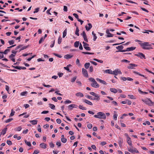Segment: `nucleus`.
Here are the masks:
<instances>
[{
	"mask_svg": "<svg viewBox=\"0 0 154 154\" xmlns=\"http://www.w3.org/2000/svg\"><path fill=\"white\" fill-rule=\"evenodd\" d=\"M29 122L31 123L32 125H35L37 124L38 121L35 120H31L29 121Z\"/></svg>",
	"mask_w": 154,
	"mask_h": 154,
	"instance_id": "obj_19",
	"label": "nucleus"
},
{
	"mask_svg": "<svg viewBox=\"0 0 154 154\" xmlns=\"http://www.w3.org/2000/svg\"><path fill=\"white\" fill-rule=\"evenodd\" d=\"M91 86L94 88H99V85L97 84V82L95 81V82H93L91 84Z\"/></svg>",
	"mask_w": 154,
	"mask_h": 154,
	"instance_id": "obj_11",
	"label": "nucleus"
},
{
	"mask_svg": "<svg viewBox=\"0 0 154 154\" xmlns=\"http://www.w3.org/2000/svg\"><path fill=\"white\" fill-rule=\"evenodd\" d=\"M113 35L111 34V33H109V34H108V35L107 36V37H112L113 36Z\"/></svg>",
	"mask_w": 154,
	"mask_h": 154,
	"instance_id": "obj_60",
	"label": "nucleus"
},
{
	"mask_svg": "<svg viewBox=\"0 0 154 154\" xmlns=\"http://www.w3.org/2000/svg\"><path fill=\"white\" fill-rule=\"evenodd\" d=\"M28 47V46H24V47H22L21 49L20 50V51H21V50H24L25 49H26Z\"/></svg>",
	"mask_w": 154,
	"mask_h": 154,
	"instance_id": "obj_61",
	"label": "nucleus"
},
{
	"mask_svg": "<svg viewBox=\"0 0 154 154\" xmlns=\"http://www.w3.org/2000/svg\"><path fill=\"white\" fill-rule=\"evenodd\" d=\"M110 90L111 92H113L114 93H116L118 91L115 88H111L110 89Z\"/></svg>",
	"mask_w": 154,
	"mask_h": 154,
	"instance_id": "obj_21",
	"label": "nucleus"
},
{
	"mask_svg": "<svg viewBox=\"0 0 154 154\" xmlns=\"http://www.w3.org/2000/svg\"><path fill=\"white\" fill-rule=\"evenodd\" d=\"M128 96L130 97L131 99H135V98L134 97L133 95H128Z\"/></svg>",
	"mask_w": 154,
	"mask_h": 154,
	"instance_id": "obj_55",
	"label": "nucleus"
},
{
	"mask_svg": "<svg viewBox=\"0 0 154 154\" xmlns=\"http://www.w3.org/2000/svg\"><path fill=\"white\" fill-rule=\"evenodd\" d=\"M24 142L28 146H31V144L30 142H28L26 140H25Z\"/></svg>",
	"mask_w": 154,
	"mask_h": 154,
	"instance_id": "obj_27",
	"label": "nucleus"
},
{
	"mask_svg": "<svg viewBox=\"0 0 154 154\" xmlns=\"http://www.w3.org/2000/svg\"><path fill=\"white\" fill-rule=\"evenodd\" d=\"M116 48L117 50H119L118 51H116V52H118L119 51L123 52V51H123V50L122 49L124 48L123 46H122V45H121L118 46L116 47Z\"/></svg>",
	"mask_w": 154,
	"mask_h": 154,
	"instance_id": "obj_9",
	"label": "nucleus"
},
{
	"mask_svg": "<svg viewBox=\"0 0 154 154\" xmlns=\"http://www.w3.org/2000/svg\"><path fill=\"white\" fill-rule=\"evenodd\" d=\"M127 142L128 144L130 146H131L132 147V141L131 140H127Z\"/></svg>",
	"mask_w": 154,
	"mask_h": 154,
	"instance_id": "obj_31",
	"label": "nucleus"
},
{
	"mask_svg": "<svg viewBox=\"0 0 154 154\" xmlns=\"http://www.w3.org/2000/svg\"><path fill=\"white\" fill-rule=\"evenodd\" d=\"M56 144L58 146H61V143L60 142H57Z\"/></svg>",
	"mask_w": 154,
	"mask_h": 154,
	"instance_id": "obj_63",
	"label": "nucleus"
},
{
	"mask_svg": "<svg viewBox=\"0 0 154 154\" xmlns=\"http://www.w3.org/2000/svg\"><path fill=\"white\" fill-rule=\"evenodd\" d=\"M7 143L9 145H11L12 144V142L10 140H7Z\"/></svg>",
	"mask_w": 154,
	"mask_h": 154,
	"instance_id": "obj_54",
	"label": "nucleus"
},
{
	"mask_svg": "<svg viewBox=\"0 0 154 154\" xmlns=\"http://www.w3.org/2000/svg\"><path fill=\"white\" fill-rule=\"evenodd\" d=\"M89 80L93 83L95 82V80L94 79L92 78H89Z\"/></svg>",
	"mask_w": 154,
	"mask_h": 154,
	"instance_id": "obj_46",
	"label": "nucleus"
},
{
	"mask_svg": "<svg viewBox=\"0 0 154 154\" xmlns=\"http://www.w3.org/2000/svg\"><path fill=\"white\" fill-rule=\"evenodd\" d=\"M7 128H4V129H3L2 130V131L1 132V133H0V134H1V135L2 134L4 135L6 133V131H7Z\"/></svg>",
	"mask_w": 154,
	"mask_h": 154,
	"instance_id": "obj_15",
	"label": "nucleus"
},
{
	"mask_svg": "<svg viewBox=\"0 0 154 154\" xmlns=\"http://www.w3.org/2000/svg\"><path fill=\"white\" fill-rule=\"evenodd\" d=\"M83 101L84 102H85V103H87L89 105H93V104L92 103V102H91L90 101H89L87 100H86V99L84 100Z\"/></svg>",
	"mask_w": 154,
	"mask_h": 154,
	"instance_id": "obj_16",
	"label": "nucleus"
},
{
	"mask_svg": "<svg viewBox=\"0 0 154 154\" xmlns=\"http://www.w3.org/2000/svg\"><path fill=\"white\" fill-rule=\"evenodd\" d=\"M79 30L78 28V27L77 26L76 28V30L75 31V34L78 36H79Z\"/></svg>",
	"mask_w": 154,
	"mask_h": 154,
	"instance_id": "obj_25",
	"label": "nucleus"
},
{
	"mask_svg": "<svg viewBox=\"0 0 154 154\" xmlns=\"http://www.w3.org/2000/svg\"><path fill=\"white\" fill-rule=\"evenodd\" d=\"M135 56L139 57L141 59L143 58L145 59V55L139 52L138 53V54H135Z\"/></svg>",
	"mask_w": 154,
	"mask_h": 154,
	"instance_id": "obj_6",
	"label": "nucleus"
},
{
	"mask_svg": "<svg viewBox=\"0 0 154 154\" xmlns=\"http://www.w3.org/2000/svg\"><path fill=\"white\" fill-rule=\"evenodd\" d=\"M73 15L77 19V20H78L79 19V16L78 15L75 13H74L73 14Z\"/></svg>",
	"mask_w": 154,
	"mask_h": 154,
	"instance_id": "obj_41",
	"label": "nucleus"
},
{
	"mask_svg": "<svg viewBox=\"0 0 154 154\" xmlns=\"http://www.w3.org/2000/svg\"><path fill=\"white\" fill-rule=\"evenodd\" d=\"M82 53L85 54H94L93 53H90L89 52H82Z\"/></svg>",
	"mask_w": 154,
	"mask_h": 154,
	"instance_id": "obj_35",
	"label": "nucleus"
},
{
	"mask_svg": "<svg viewBox=\"0 0 154 154\" xmlns=\"http://www.w3.org/2000/svg\"><path fill=\"white\" fill-rule=\"evenodd\" d=\"M9 51L10 49L8 48L4 51L3 52V53L5 54H7V52Z\"/></svg>",
	"mask_w": 154,
	"mask_h": 154,
	"instance_id": "obj_53",
	"label": "nucleus"
},
{
	"mask_svg": "<svg viewBox=\"0 0 154 154\" xmlns=\"http://www.w3.org/2000/svg\"><path fill=\"white\" fill-rule=\"evenodd\" d=\"M8 43H9L10 45H13L14 43V41L13 40H12L11 41H8Z\"/></svg>",
	"mask_w": 154,
	"mask_h": 154,
	"instance_id": "obj_45",
	"label": "nucleus"
},
{
	"mask_svg": "<svg viewBox=\"0 0 154 154\" xmlns=\"http://www.w3.org/2000/svg\"><path fill=\"white\" fill-rule=\"evenodd\" d=\"M88 25V27L87 26H85L86 29L87 31H89L92 27V25L91 24L89 23Z\"/></svg>",
	"mask_w": 154,
	"mask_h": 154,
	"instance_id": "obj_12",
	"label": "nucleus"
},
{
	"mask_svg": "<svg viewBox=\"0 0 154 154\" xmlns=\"http://www.w3.org/2000/svg\"><path fill=\"white\" fill-rule=\"evenodd\" d=\"M86 97L88 99H90L92 100H94V98H92L91 96L88 95L86 96Z\"/></svg>",
	"mask_w": 154,
	"mask_h": 154,
	"instance_id": "obj_50",
	"label": "nucleus"
},
{
	"mask_svg": "<svg viewBox=\"0 0 154 154\" xmlns=\"http://www.w3.org/2000/svg\"><path fill=\"white\" fill-rule=\"evenodd\" d=\"M15 113V112L14 111L13 109H11V112L10 114V116H13L14 115Z\"/></svg>",
	"mask_w": 154,
	"mask_h": 154,
	"instance_id": "obj_34",
	"label": "nucleus"
},
{
	"mask_svg": "<svg viewBox=\"0 0 154 154\" xmlns=\"http://www.w3.org/2000/svg\"><path fill=\"white\" fill-rule=\"evenodd\" d=\"M72 57V55H71L69 54H67L64 56V57L66 59H70Z\"/></svg>",
	"mask_w": 154,
	"mask_h": 154,
	"instance_id": "obj_22",
	"label": "nucleus"
},
{
	"mask_svg": "<svg viewBox=\"0 0 154 154\" xmlns=\"http://www.w3.org/2000/svg\"><path fill=\"white\" fill-rule=\"evenodd\" d=\"M76 96L78 97L80 96L81 97H82L84 96L83 94L81 92H78L76 94Z\"/></svg>",
	"mask_w": 154,
	"mask_h": 154,
	"instance_id": "obj_23",
	"label": "nucleus"
},
{
	"mask_svg": "<svg viewBox=\"0 0 154 154\" xmlns=\"http://www.w3.org/2000/svg\"><path fill=\"white\" fill-rule=\"evenodd\" d=\"M84 40L86 42H88V41L86 35L83 37Z\"/></svg>",
	"mask_w": 154,
	"mask_h": 154,
	"instance_id": "obj_49",
	"label": "nucleus"
},
{
	"mask_svg": "<svg viewBox=\"0 0 154 154\" xmlns=\"http://www.w3.org/2000/svg\"><path fill=\"white\" fill-rule=\"evenodd\" d=\"M87 127L89 129H91L92 127V125L90 123L88 124L87 125Z\"/></svg>",
	"mask_w": 154,
	"mask_h": 154,
	"instance_id": "obj_44",
	"label": "nucleus"
},
{
	"mask_svg": "<svg viewBox=\"0 0 154 154\" xmlns=\"http://www.w3.org/2000/svg\"><path fill=\"white\" fill-rule=\"evenodd\" d=\"M79 108L80 109H82V110H86V108L85 107H83L81 105H80L79 106Z\"/></svg>",
	"mask_w": 154,
	"mask_h": 154,
	"instance_id": "obj_32",
	"label": "nucleus"
},
{
	"mask_svg": "<svg viewBox=\"0 0 154 154\" xmlns=\"http://www.w3.org/2000/svg\"><path fill=\"white\" fill-rule=\"evenodd\" d=\"M94 60H95L96 61H97L99 62H100V63H102L103 62V61L102 60H98L96 59H94Z\"/></svg>",
	"mask_w": 154,
	"mask_h": 154,
	"instance_id": "obj_57",
	"label": "nucleus"
},
{
	"mask_svg": "<svg viewBox=\"0 0 154 154\" xmlns=\"http://www.w3.org/2000/svg\"><path fill=\"white\" fill-rule=\"evenodd\" d=\"M79 45V42H76L74 43V46L75 48H78Z\"/></svg>",
	"mask_w": 154,
	"mask_h": 154,
	"instance_id": "obj_30",
	"label": "nucleus"
},
{
	"mask_svg": "<svg viewBox=\"0 0 154 154\" xmlns=\"http://www.w3.org/2000/svg\"><path fill=\"white\" fill-rule=\"evenodd\" d=\"M67 34V29H65L63 32V37L64 38L66 35Z\"/></svg>",
	"mask_w": 154,
	"mask_h": 154,
	"instance_id": "obj_24",
	"label": "nucleus"
},
{
	"mask_svg": "<svg viewBox=\"0 0 154 154\" xmlns=\"http://www.w3.org/2000/svg\"><path fill=\"white\" fill-rule=\"evenodd\" d=\"M76 79V76H75L73 78L71 79V82H74Z\"/></svg>",
	"mask_w": 154,
	"mask_h": 154,
	"instance_id": "obj_38",
	"label": "nucleus"
},
{
	"mask_svg": "<svg viewBox=\"0 0 154 154\" xmlns=\"http://www.w3.org/2000/svg\"><path fill=\"white\" fill-rule=\"evenodd\" d=\"M105 72L109 74H112V71L111 69H107L104 71Z\"/></svg>",
	"mask_w": 154,
	"mask_h": 154,
	"instance_id": "obj_28",
	"label": "nucleus"
},
{
	"mask_svg": "<svg viewBox=\"0 0 154 154\" xmlns=\"http://www.w3.org/2000/svg\"><path fill=\"white\" fill-rule=\"evenodd\" d=\"M39 146L41 148L44 149H46L47 147V145L43 143H41Z\"/></svg>",
	"mask_w": 154,
	"mask_h": 154,
	"instance_id": "obj_13",
	"label": "nucleus"
},
{
	"mask_svg": "<svg viewBox=\"0 0 154 154\" xmlns=\"http://www.w3.org/2000/svg\"><path fill=\"white\" fill-rule=\"evenodd\" d=\"M39 152L38 150H35L34 151L33 154H37Z\"/></svg>",
	"mask_w": 154,
	"mask_h": 154,
	"instance_id": "obj_62",
	"label": "nucleus"
},
{
	"mask_svg": "<svg viewBox=\"0 0 154 154\" xmlns=\"http://www.w3.org/2000/svg\"><path fill=\"white\" fill-rule=\"evenodd\" d=\"M49 107L52 109H55V106L53 104L50 103L49 104Z\"/></svg>",
	"mask_w": 154,
	"mask_h": 154,
	"instance_id": "obj_29",
	"label": "nucleus"
},
{
	"mask_svg": "<svg viewBox=\"0 0 154 154\" xmlns=\"http://www.w3.org/2000/svg\"><path fill=\"white\" fill-rule=\"evenodd\" d=\"M82 73L84 76L87 78L88 77V73L86 69L84 68H82Z\"/></svg>",
	"mask_w": 154,
	"mask_h": 154,
	"instance_id": "obj_8",
	"label": "nucleus"
},
{
	"mask_svg": "<svg viewBox=\"0 0 154 154\" xmlns=\"http://www.w3.org/2000/svg\"><path fill=\"white\" fill-rule=\"evenodd\" d=\"M76 64L78 65V66H80V64L79 60V59H77L76 60Z\"/></svg>",
	"mask_w": 154,
	"mask_h": 154,
	"instance_id": "obj_42",
	"label": "nucleus"
},
{
	"mask_svg": "<svg viewBox=\"0 0 154 154\" xmlns=\"http://www.w3.org/2000/svg\"><path fill=\"white\" fill-rule=\"evenodd\" d=\"M136 48L135 47H129L127 48L126 50H123L122 51L123 52H126V51H132Z\"/></svg>",
	"mask_w": 154,
	"mask_h": 154,
	"instance_id": "obj_7",
	"label": "nucleus"
},
{
	"mask_svg": "<svg viewBox=\"0 0 154 154\" xmlns=\"http://www.w3.org/2000/svg\"><path fill=\"white\" fill-rule=\"evenodd\" d=\"M56 121L57 123L59 124H60L61 122V120L60 119H57Z\"/></svg>",
	"mask_w": 154,
	"mask_h": 154,
	"instance_id": "obj_56",
	"label": "nucleus"
},
{
	"mask_svg": "<svg viewBox=\"0 0 154 154\" xmlns=\"http://www.w3.org/2000/svg\"><path fill=\"white\" fill-rule=\"evenodd\" d=\"M90 66V63H86L85 64L84 66L85 67H89Z\"/></svg>",
	"mask_w": 154,
	"mask_h": 154,
	"instance_id": "obj_39",
	"label": "nucleus"
},
{
	"mask_svg": "<svg viewBox=\"0 0 154 154\" xmlns=\"http://www.w3.org/2000/svg\"><path fill=\"white\" fill-rule=\"evenodd\" d=\"M133 72L135 73V74H138V75H139L140 76H143V77H145V78H146V77H145L144 75H142L140 73H139V72H136V71H133Z\"/></svg>",
	"mask_w": 154,
	"mask_h": 154,
	"instance_id": "obj_26",
	"label": "nucleus"
},
{
	"mask_svg": "<svg viewBox=\"0 0 154 154\" xmlns=\"http://www.w3.org/2000/svg\"><path fill=\"white\" fill-rule=\"evenodd\" d=\"M94 97H96V98H94V100H96L97 101H99L100 100V96L98 94H96Z\"/></svg>",
	"mask_w": 154,
	"mask_h": 154,
	"instance_id": "obj_17",
	"label": "nucleus"
},
{
	"mask_svg": "<svg viewBox=\"0 0 154 154\" xmlns=\"http://www.w3.org/2000/svg\"><path fill=\"white\" fill-rule=\"evenodd\" d=\"M96 80L97 81L100 82V83H102L104 85H106V83L104 80H102L99 78H97Z\"/></svg>",
	"mask_w": 154,
	"mask_h": 154,
	"instance_id": "obj_14",
	"label": "nucleus"
},
{
	"mask_svg": "<svg viewBox=\"0 0 154 154\" xmlns=\"http://www.w3.org/2000/svg\"><path fill=\"white\" fill-rule=\"evenodd\" d=\"M27 93V92L26 91H23L21 93L20 95L22 96H24L25 95V94Z\"/></svg>",
	"mask_w": 154,
	"mask_h": 154,
	"instance_id": "obj_48",
	"label": "nucleus"
},
{
	"mask_svg": "<svg viewBox=\"0 0 154 154\" xmlns=\"http://www.w3.org/2000/svg\"><path fill=\"white\" fill-rule=\"evenodd\" d=\"M62 38L61 37H59L58 38V43L59 44H60L61 41H62Z\"/></svg>",
	"mask_w": 154,
	"mask_h": 154,
	"instance_id": "obj_37",
	"label": "nucleus"
},
{
	"mask_svg": "<svg viewBox=\"0 0 154 154\" xmlns=\"http://www.w3.org/2000/svg\"><path fill=\"white\" fill-rule=\"evenodd\" d=\"M22 128L21 126H19L17 128V131H20L21 130Z\"/></svg>",
	"mask_w": 154,
	"mask_h": 154,
	"instance_id": "obj_58",
	"label": "nucleus"
},
{
	"mask_svg": "<svg viewBox=\"0 0 154 154\" xmlns=\"http://www.w3.org/2000/svg\"><path fill=\"white\" fill-rule=\"evenodd\" d=\"M83 45L84 48L86 50L88 51H90L91 50V48L90 47L88 46H89V45L86 42H83Z\"/></svg>",
	"mask_w": 154,
	"mask_h": 154,
	"instance_id": "obj_4",
	"label": "nucleus"
},
{
	"mask_svg": "<svg viewBox=\"0 0 154 154\" xmlns=\"http://www.w3.org/2000/svg\"><path fill=\"white\" fill-rule=\"evenodd\" d=\"M61 141L63 143H65L67 141V139L65 138H61Z\"/></svg>",
	"mask_w": 154,
	"mask_h": 154,
	"instance_id": "obj_33",
	"label": "nucleus"
},
{
	"mask_svg": "<svg viewBox=\"0 0 154 154\" xmlns=\"http://www.w3.org/2000/svg\"><path fill=\"white\" fill-rule=\"evenodd\" d=\"M117 116L118 115L117 114H114L113 115V119L115 120H117Z\"/></svg>",
	"mask_w": 154,
	"mask_h": 154,
	"instance_id": "obj_51",
	"label": "nucleus"
},
{
	"mask_svg": "<svg viewBox=\"0 0 154 154\" xmlns=\"http://www.w3.org/2000/svg\"><path fill=\"white\" fill-rule=\"evenodd\" d=\"M139 44L143 49L149 50L151 48L150 47H148V46H150V45L149 43L148 42H140Z\"/></svg>",
	"mask_w": 154,
	"mask_h": 154,
	"instance_id": "obj_2",
	"label": "nucleus"
},
{
	"mask_svg": "<svg viewBox=\"0 0 154 154\" xmlns=\"http://www.w3.org/2000/svg\"><path fill=\"white\" fill-rule=\"evenodd\" d=\"M51 99L55 102H57V100L56 97H53L51 98Z\"/></svg>",
	"mask_w": 154,
	"mask_h": 154,
	"instance_id": "obj_64",
	"label": "nucleus"
},
{
	"mask_svg": "<svg viewBox=\"0 0 154 154\" xmlns=\"http://www.w3.org/2000/svg\"><path fill=\"white\" fill-rule=\"evenodd\" d=\"M13 118H10V119H7V120H6L5 121V122L6 123L9 122H11L12 120H13Z\"/></svg>",
	"mask_w": 154,
	"mask_h": 154,
	"instance_id": "obj_36",
	"label": "nucleus"
},
{
	"mask_svg": "<svg viewBox=\"0 0 154 154\" xmlns=\"http://www.w3.org/2000/svg\"><path fill=\"white\" fill-rule=\"evenodd\" d=\"M14 56H15V55L13 54H11L9 56V58L14 62H15V59L14 58Z\"/></svg>",
	"mask_w": 154,
	"mask_h": 154,
	"instance_id": "obj_18",
	"label": "nucleus"
},
{
	"mask_svg": "<svg viewBox=\"0 0 154 154\" xmlns=\"http://www.w3.org/2000/svg\"><path fill=\"white\" fill-rule=\"evenodd\" d=\"M45 40L44 38H43V37H42L39 40V43L41 44L42 42L43 41Z\"/></svg>",
	"mask_w": 154,
	"mask_h": 154,
	"instance_id": "obj_40",
	"label": "nucleus"
},
{
	"mask_svg": "<svg viewBox=\"0 0 154 154\" xmlns=\"http://www.w3.org/2000/svg\"><path fill=\"white\" fill-rule=\"evenodd\" d=\"M72 103V101L69 100H67L64 101V103L65 104L69 103Z\"/></svg>",
	"mask_w": 154,
	"mask_h": 154,
	"instance_id": "obj_43",
	"label": "nucleus"
},
{
	"mask_svg": "<svg viewBox=\"0 0 154 154\" xmlns=\"http://www.w3.org/2000/svg\"><path fill=\"white\" fill-rule=\"evenodd\" d=\"M142 100L149 106H151L154 105V103L152 102L150 99L147 98L145 99H142Z\"/></svg>",
	"mask_w": 154,
	"mask_h": 154,
	"instance_id": "obj_3",
	"label": "nucleus"
},
{
	"mask_svg": "<svg viewBox=\"0 0 154 154\" xmlns=\"http://www.w3.org/2000/svg\"><path fill=\"white\" fill-rule=\"evenodd\" d=\"M94 116L98 119H105L106 118V116L104 113L102 112H99L97 113V115H94Z\"/></svg>",
	"mask_w": 154,
	"mask_h": 154,
	"instance_id": "obj_1",
	"label": "nucleus"
},
{
	"mask_svg": "<svg viewBox=\"0 0 154 154\" xmlns=\"http://www.w3.org/2000/svg\"><path fill=\"white\" fill-rule=\"evenodd\" d=\"M63 10L64 11L66 12L67 11V7L66 6L63 7Z\"/></svg>",
	"mask_w": 154,
	"mask_h": 154,
	"instance_id": "obj_59",
	"label": "nucleus"
},
{
	"mask_svg": "<svg viewBox=\"0 0 154 154\" xmlns=\"http://www.w3.org/2000/svg\"><path fill=\"white\" fill-rule=\"evenodd\" d=\"M39 11V8H37L35 9V10L34 11L33 13H37Z\"/></svg>",
	"mask_w": 154,
	"mask_h": 154,
	"instance_id": "obj_52",
	"label": "nucleus"
},
{
	"mask_svg": "<svg viewBox=\"0 0 154 154\" xmlns=\"http://www.w3.org/2000/svg\"><path fill=\"white\" fill-rule=\"evenodd\" d=\"M50 147L51 148H53L54 146V145L53 144L52 142L50 143L49 144Z\"/></svg>",
	"mask_w": 154,
	"mask_h": 154,
	"instance_id": "obj_47",
	"label": "nucleus"
},
{
	"mask_svg": "<svg viewBox=\"0 0 154 154\" xmlns=\"http://www.w3.org/2000/svg\"><path fill=\"white\" fill-rule=\"evenodd\" d=\"M78 106L76 105L75 104H72L69 105L68 106V109L70 110H72L73 108H76Z\"/></svg>",
	"mask_w": 154,
	"mask_h": 154,
	"instance_id": "obj_10",
	"label": "nucleus"
},
{
	"mask_svg": "<svg viewBox=\"0 0 154 154\" xmlns=\"http://www.w3.org/2000/svg\"><path fill=\"white\" fill-rule=\"evenodd\" d=\"M119 138L121 140L119 141L118 143L119 146L121 147L122 146V144L123 143V140L120 137H119Z\"/></svg>",
	"mask_w": 154,
	"mask_h": 154,
	"instance_id": "obj_20",
	"label": "nucleus"
},
{
	"mask_svg": "<svg viewBox=\"0 0 154 154\" xmlns=\"http://www.w3.org/2000/svg\"><path fill=\"white\" fill-rule=\"evenodd\" d=\"M122 72L119 69H115L114 71H113L112 72V74L115 75H117L118 74H121Z\"/></svg>",
	"mask_w": 154,
	"mask_h": 154,
	"instance_id": "obj_5",
	"label": "nucleus"
}]
</instances>
